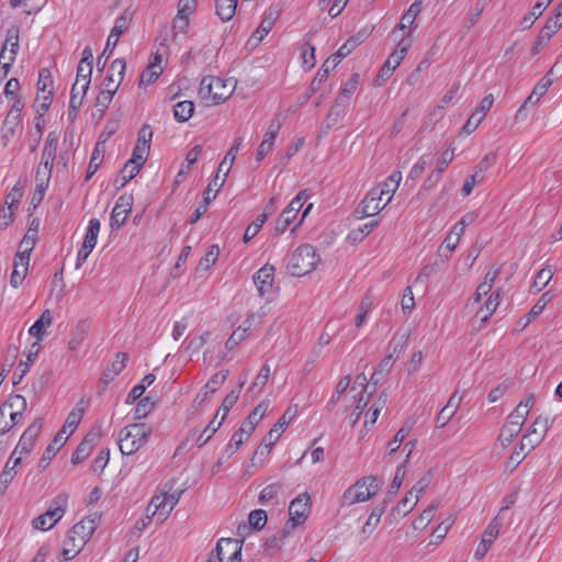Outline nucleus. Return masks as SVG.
Segmentation results:
<instances>
[{
	"mask_svg": "<svg viewBox=\"0 0 562 562\" xmlns=\"http://www.w3.org/2000/svg\"><path fill=\"white\" fill-rule=\"evenodd\" d=\"M98 517H86L72 526L64 541L60 561H70L81 551L98 528Z\"/></svg>",
	"mask_w": 562,
	"mask_h": 562,
	"instance_id": "f257e3e1",
	"label": "nucleus"
},
{
	"mask_svg": "<svg viewBox=\"0 0 562 562\" xmlns=\"http://www.w3.org/2000/svg\"><path fill=\"white\" fill-rule=\"evenodd\" d=\"M552 424L553 422L547 417L538 416L536 418L509 457L514 467H517L529 452L540 445Z\"/></svg>",
	"mask_w": 562,
	"mask_h": 562,
	"instance_id": "f03ea898",
	"label": "nucleus"
},
{
	"mask_svg": "<svg viewBox=\"0 0 562 562\" xmlns=\"http://www.w3.org/2000/svg\"><path fill=\"white\" fill-rule=\"evenodd\" d=\"M366 36L364 32L357 33L344 43L335 54L325 60L311 82L310 88L313 93L319 90L322 83L327 79L330 70L336 68L342 58L348 56L357 46H359L366 40Z\"/></svg>",
	"mask_w": 562,
	"mask_h": 562,
	"instance_id": "7ed1b4c3",
	"label": "nucleus"
},
{
	"mask_svg": "<svg viewBox=\"0 0 562 562\" xmlns=\"http://www.w3.org/2000/svg\"><path fill=\"white\" fill-rule=\"evenodd\" d=\"M82 415H83V408H81V409L76 408L68 414L64 426L55 435L54 439L47 446L42 458L40 459V461H38L40 470H45L48 467L52 459L56 456V453L59 451V449L67 441L69 435H71L75 431V429L78 427V425L80 424Z\"/></svg>",
	"mask_w": 562,
	"mask_h": 562,
	"instance_id": "20e7f679",
	"label": "nucleus"
},
{
	"mask_svg": "<svg viewBox=\"0 0 562 562\" xmlns=\"http://www.w3.org/2000/svg\"><path fill=\"white\" fill-rule=\"evenodd\" d=\"M153 432L149 425L145 423H134L119 432L117 443L123 454H133L144 447Z\"/></svg>",
	"mask_w": 562,
	"mask_h": 562,
	"instance_id": "39448f33",
	"label": "nucleus"
},
{
	"mask_svg": "<svg viewBox=\"0 0 562 562\" xmlns=\"http://www.w3.org/2000/svg\"><path fill=\"white\" fill-rule=\"evenodd\" d=\"M380 488V481L374 475L363 476L350 485L340 498L341 507L363 503L374 496Z\"/></svg>",
	"mask_w": 562,
	"mask_h": 562,
	"instance_id": "423d86ee",
	"label": "nucleus"
},
{
	"mask_svg": "<svg viewBox=\"0 0 562 562\" xmlns=\"http://www.w3.org/2000/svg\"><path fill=\"white\" fill-rule=\"evenodd\" d=\"M319 260L321 257L316 252L315 247L310 244H304L299 246L291 255L288 269L292 276L303 277L312 272Z\"/></svg>",
	"mask_w": 562,
	"mask_h": 562,
	"instance_id": "0eeeda50",
	"label": "nucleus"
},
{
	"mask_svg": "<svg viewBox=\"0 0 562 562\" xmlns=\"http://www.w3.org/2000/svg\"><path fill=\"white\" fill-rule=\"evenodd\" d=\"M234 92V86L227 79L214 76L202 78L199 88L201 99L220 104L226 101Z\"/></svg>",
	"mask_w": 562,
	"mask_h": 562,
	"instance_id": "6e6552de",
	"label": "nucleus"
},
{
	"mask_svg": "<svg viewBox=\"0 0 562 562\" xmlns=\"http://www.w3.org/2000/svg\"><path fill=\"white\" fill-rule=\"evenodd\" d=\"M68 503V495L58 494L50 503L49 508L42 515L33 519L32 526L38 530L52 529L64 516Z\"/></svg>",
	"mask_w": 562,
	"mask_h": 562,
	"instance_id": "1a4fd4ad",
	"label": "nucleus"
},
{
	"mask_svg": "<svg viewBox=\"0 0 562 562\" xmlns=\"http://www.w3.org/2000/svg\"><path fill=\"white\" fill-rule=\"evenodd\" d=\"M243 540L221 538L210 553L207 562H240Z\"/></svg>",
	"mask_w": 562,
	"mask_h": 562,
	"instance_id": "9d476101",
	"label": "nucleus"
},
{
	"mask_svg": "<svg viewBox=\"0 0 562 562\" xmlns=\"http://www.w3.org/2000/svg\"><path fill=\"white\" fill-rule=\"evenodd\" d=\"M382 189H371L356 209L355 216L361 220L380 213L391 201V196H389L386 201L382 203Z\"/></svg>",
	"mask_w": 562,
	"mask_h": 562,
	"instance_id": "9b49d317",
	"label": "nucleus"
},
{
	"mask_svg": "<svg viewBox=\"0 0 562 562\" xmlns=\"http://www.w3.org/2000/svg\"><path fill=\"white\" fill-rule=\"evenodd\" d=\"M182 491L175 493H165L164 495H155L147 506V512L153 507V514H158V519L162 522L167 519L175 506L179 503Z\"/></svg>",
	"mask_w": 562,
	"mask_h": 562,
	"instance_id": "f8f14e48",
	"label": "nucleus"
},
{
	"mask_svg": "<svg viewBox=\"0 0 562 562\" xmlns=\"http://www.w3.org/2000/svg\"><path fill=\"white\" fill-rule=\"evenodd\" d=\"M411 47V41L406 38H402L394 52L387 57L382 68L378 74V78L382 80H386L391 77L393 71L400 66L401 61L406 56L408 49Z\"/></svg>",
	"mask_w": 562,
	"mask_h": 562,
	"instance_id": "ddd939ff",
	"label": "nucleus"
},
{
	"mask_svg": "<svg viewBox=\"0 0 562 562\" xmlns=\"http://www.w3.org/2000/svg\"><path fill=\"white\" fill-rule=\"evenodd\" d=\"M24 103L21 98H16L11 109L9 110L2 125V138L10 140L14 137L16 130H21L22 111Z\"/></svg>",
	"mask_w": 562,
	"mask_h": 562,
	"instance_id": "4468645a",
	"label": "nucleus"
},
{
	"mask_svg": "<svg viewBox=\"0 0 562 562\" xmlns=\"http://www.w3.org/2000/svg\"><path fill=\"white\" fill-rule=\"evenodd\" d=\"M132 195L123 194L116 200L110 217V226L112 229H119L125 224L126 218L132 211Z\"/></svg>",
	"mask_w": 562,
	"mask_h": 562,
	"instance_id": "2eb2a0df",
	"label": "nucleus"
},
{
	"mask_svg": "<svg viewBox=\"0 0 562 562\" xmlns=\"http://www.w3.org/2000/svg\"><path fill=\"white\" fill-rule=\"evenodd\" d=\"M128 360V353L119 352L116 359L112 362L111 367L103 371L102 376L99 380L98 393L101 395L105 392L109 383L115 379L126 367Z\"/></svg>",
	"mask_w": 562,
	"mask_h": 562,
	"instance_id": "dca6fc26",
	"label": "nucleus"
},
{
	"mask_svg": "<svg viewBox=\"0 0 562 562\" xmlns=\"http://www.w3.org/2000/svg\"><path fill=\"white\" fill-rule=\"evenodd\" d=\"M493 102H494L493 94H487L481 100L479 106L475 109V111L471 114V116L468 119V121L463 125L462 130L464 133L471 134L479 127V125L485 117L486 113L492 108Z\"/></svg>",
	"mask_w": 562,
	"mask_h": 562,
	"instance_id": "f3484780",
	"label": "nucleus"
},
{
	"mask_svg": "<svg viewBox=\"0 0 562 562\" xmlns=\"http://www.w3.org/2000/svg\"><path fill=\"white\" fill-rule=\"evenodd\" d=\"M126 69V63L123 58L114 59L108 70V74L103 80V88L117 91Z\"/></svg>",
	"mask_w": 562,
	"mask_h": 562,
	"instance_id": "a211bd4d",
	"label": "nucleus"
},
{
	"mask_svg": "<svg viewBox=\"0 0 562 562\" xmlns=\"http://www.w3.org/2000/svg\"><path fill=\"white\" fill-rule=\"evenodd\" d=\"M310 495L307 493L300 494L289 506V516L293 521L305 522L311 512Z\"/></svg>",
	"mask_w": 562,
	"mask_h": 562,
	"instance_id": "6ab92c4d",
	"label": "nucleus"
},
{
	"mask_svg": "<svg viewBox=\"0 0 562 562\" xmlns=\"http://www.w3.org/2000/svg\"><path fill=\"white\" fill-rule=\"evenodd\" d=\"M41 427L42 425L40 419L34 420L22 434L15 449L12 452V456H15L18 451L20 454L29 453L32 450L34 442L41 431Z\"/></svg>",
	"mask_w": 562,
	"mask_h": 562,
	"instance_id": "aec40b11",
	"label": "nucleus"
},
{
	"mask_svg": "<svg viewBox=\"0 0 562 562\" xmlns=\"http://www.w3.org/2000/svg\"><path fill=\"white\" fill-rule=\"evenodd\" d=\"M100 432L91 430L89 431L83 440L78 445L77 449L71 456V462L74 464H79L85 461L92 452L93 446L99 440Z\"/></svg>",
	"mask_w": 562,
	"mask_h": 562,
	"instance_id": "412c9836",
	"label": "nucleus"
},
{
	"mask_svg": "<svg viewBox=\"0 0 562 562\" xmlns=\"http://www.w3.org/2000/svg\"><path fill=\"white\" fill-rule=\"evenodd\" d=\"M499 532V522L493 519L483 532L482 540L475 550V558L481 560L485 557Z\"/></svg>",
	"mask_w": 562,
	"mask_h": 562,
	"instance_id": "4be33fe9",
	"label": "nucleus"
},
{
	"mask_svg": "<svg viewBox=\"0 0 562 562\" xmlns=\"http://www.w3.org/2000/svg\"><path fill=\"white\" fill-rule=\"evenodd\" d=\"M274 281V267L266 265L260 268L254 276V283L257 285L261 296L268 294L272 290Z\"/></svg>",
	"mask_w": 562,
	"mask_h": 562,
	"instance_id": "5701e85b",
	"label": "nucleus"
},
{
	"mask_svg": "<svg viewBox=\"0 0 562 562\" xmlns=\"http://www.w3.org/2000/svg\"><path fill=\"white\" fill-rule=\"evenodd\" d=\"M92 321L91 318H82L78 321V323L74 326L70 331V338L68 341V348L71 351L79 349L83 340L87 338L90 329H91Z\"/></svg>",
	"mask_w": 562,
	"mask_h": 562,
	"instance_id": "b1692460",
	"label": "nucleus"
},
{
	"mask_svg": "<svg viewBox=\"0 0 562 562\" xmlns=\"http://www.w3.org/2000/svg\"><path fill=\"white\" fill-rule=\"evenodd\" d=\"M290 413V409H288L280 418L279 420L273 425V427L269 430L267 436L263 438L265 442V449H267V452L271 451V448L274 446V443L279 440L281 434L285 430L286 426L291 422L292 417L288 418V415Z\"/></svg>",
	"mask_w": 562,
	"mask_h": 562,
	"instance_id": "393cba45",
	"label": "nucleus"
},
{
	"mask_svg": "<svg viewBox=\"0 0 562 562\" xmlns=\"http://www.w3.org/2000/svg\"><path fill=\"white\" fill-rule=\"evenodd\" d=\"M30 257L26 255L16 254L14 258V266L10 277V284L13 288L20 286L27 273Z\"/></svg>",
	"mask_w": 562,
	"mask_h": 562,
	"instance_id": "a878e982",
	"label": "nucleus"
},
{
	"mask_svg": "<svg viewBox=\"0 0 562 562\" xmlns=\"http://www.w3.org/2000/svg\"><path fill=\"white\" fill-rule=\"evenodd\" d=\"M552 85V80L549 79L547 76L542 77L538 83L535 86L531 94L527 98V100L524 102V104L519 108L517 111L516 116L522 114V112L527 109L529 104L535 105L539 102L540 98L547 93L550 86Z\"/></svg>",
	"mask_w": 562,
	"mask_h": 562,
	"instance_id": "bb28decb",
	"label": "nucleus"
},
{
	"mask_svg": "<svg viewBox=\"0 0 562 562\" xmlns=\"http://www.w3.org/2000/svg\"><path fill=\"white\" fill-rule=\"evenodd\" d=\"M248 524H240L237 528L238 536L244 537L249 527L254 530H261L267 524V513L263 509H255L248 516Z\"/></svg>",
	"mask_w": 562,
	"mask_h": 562,
	"instance_id": "cd10ccee",
	"label": "nucleus"
},
{
	"mask_svg": "<svg viewBox=\"0 0 562 562\" xmlns=\"http://www.w3.org/2000/svg\"><path fill=\"white\" fill-rule=\"evenodd\" d=\"M41 349V345L38 342H33L31 345V348L27 352L26 360L21 361L18 366L16 371L13 373V384H19L24 375L29 372L30 367L34 362L36 356L38 355V351Z\"/></svg>",
	"mask_w": 562,
	"mask_h": 562,
	"instance_id": "c85d7f7f",
	"label": "nucleus"
},
{
	"mask_svg": "<svg viewBox=\"0 0 562 562\" xmlns=\"http://www.w3.org/2000/svg\"><path fill=\"white\" fill-rule=\"evenodd\" d=\"M37 233H38V222H37V220H33L29 231L26 232V234L24 235L23 239L21 240V243L19 245V250L16 254L26 255L30 257V254L32 252V250L35 246V243H36Z\"/></svg>",
	"mask_w": 562,
	"mask_h": 562,
	"instance_id": "c756f323",
	"label": "nucleus"
},
{
	"mask_svg": "<svg viewBox=\"0 0 562 562\" xmlns=\"http://www.w3.org/2000/svg\"><path fill=\"white\" fill-rule=\"evenodd\" d=\"M310 194L306 190L300 191L296 196L289 203V205L281 213L282 216L291 221V223L295 220L299 212L303 207L304 203L308 199Z\"/></svg>",
	"mask_w": 562,
	"mask_h": 562,
	"instance_id": "7c9ffc66",
	"label": "nucleus"
},
{
	"mask_svg": "<svg viewBox=\"0 0 562 562\" xmlns=\"http://www.w3.org/2000/svg\"><path fill=\"white\" fill-rule=\"evenodd\" d=\"M53 322V316L50 314V311L45 310L40 318L31 326L29 329V334L37 339L36 342L40 344L41 340H43L46 330L45 328L50 326Z\"/></svg>",
	"mask_w": 562,
	"mask_h": 562,
	"instance_id": "2f4dec72",
	"label": "nucleus"
},
{
	"mask_svg": "<svg viewBox=\"0 0 562 562\" xmlns=\"http://www.w3.org/2000/svg\"><path fill=\"white\" fill-rule=\"evenodd\" d=\"M58 135L55 132H49L42 151L41 161L54 165L56 158V151L58 147Z\"/></svg>",
	"mask_w": 562,
	"mask_h": 562,
	"instance_id": "473e14b6",
	"label": "nucleus"
},
{
	"mask_svg": "<svg viewBox=\"0 0 562 562\" xmlns=\"http://www.w3.org/2000/svg\"><path fill=\"white\" fill-rule=\"evenodd\" d=\"M213 186H217V176L214 177L213 180L209 183L206 189L203 192V202L194 210L193 214L190 217L189 223L191 225L195 224L207 211L209 204L211 202L210 190Z\"/></svg>",
	"mask_w": 562,
	"mask_h": 562,
	"instance_id": "72a5a7b5",
	"label": "nucleus"
},
{
	"mask_svg": "<svg viewBox=\"0 0 562 562\" xmlns=\"http://www.w3.org/2000/svg\"><path fill=\"white\" fill-rule=\"evenodd\" d=\"M217 16L227 22L233 19L236 12L238 0H214Z\"/></svg>",
	"mask_w": 562,
	"mask_h": 562,
	"instance_id": "f704fd0d",
	"label": "nucleus"
},
{
	"mask_svg": "<svg viewBox=\"0 0 562 562\" xmlns=\"http://www.w3.org/2000/svg\"><path fill=\"white\" fill-rule=\"evenodd\" d=\"M551 2L552 0H538L531 11L522 18L520 22L522 29L531 27L535 21L543 13Z\"/></svg>",
	"mask_w": 562,
	"mask_h": 562,
	"instance_id": "c9c22d12",
	"label": "nucleus"
},
{
	"mask_svg": "<svg viewBox=\"0 0 562 562\" xmlns=\"http://www.w3.org/2000/svg\"><path fill=\"white\" fill-rule=\"evenodd\" d=\"M193 113L194 103L192 101H180L173 105V116L179 123L189 121Z\"/></svg>",
	"mask_w": 562,
	"mask_h": 562,
	"instance_id": "e433bc0d",
	"label": "nucleus"
},
{
	"mask_svg": "<svg viewBox=\"0 0 562 562\" xmlns=\"http://www.w3.org/2000/svg\"><path fill=\"white\" fill-rule=\"evenodd\" d=\"M277 19V11L269 10L266 12L263 20L252 34V37H256L260 42L270 32Z\"/></svg>",
	"mask_w": 562,
	"mask_h": 562,
	"instance_id": "4c0bfd02",
	"label": "nucleus"
},
{
	"mask_svg": "<svg viewBox=\"0 0 562 562\" xmlns=\"http://www.w3.org/2000/svg\"><path fill=\"white\" fill-rule=\"evenodd\" d=\"M19 355V347L15 345H9L4 355L1 372H0V383L3 379L10 373L12 370L15 360Z\"/></svg>",
	"mask_w": 562,
	"mask_h": 562,
	"instance_id": "58836bf2",
	"label": "nucleus"
},
{
	"mask_svg": "<svg viewBox=\"0 0 562 562\" xmlns=\"http://www.w3.org/2000/svg\"><path fill=\"white\" fill-rule=\"evenodd\" d=\"M423 0H415L408 10L403 14L401 22L396 26V29L403 31L407 27V25H412L417 18V15L422 11Z\"/></svg>",
	"mask_w": 562,
	"mask_h": 562,
	"instance_id": "ea45409f",
	"label": "nucleus"
},
{
	"mask_svg": "<svg viewBox=\"0 0 562 562\" xmlns=\"http://www.w3.org/2000/svg\"><path fill=\"white\" fill-rule=\"evenodd\" d=\"M92 75V65L90 64H78L76 83L80 85V89L83 94L87 93Z\"/></svg>",
	"mask_w": 562,
	"mask_h": 562,
	"instance_id": "a19ab883",
	"label": "nucleus"
},
{
	"mask_svg": "<svg viewBox=\"0 0 562 562\" xmlns=\"http://www.w3.org/2000/svg\"><path fill=\"white\" fill-rule=\"evenodd\" d=\"M552 299L553 294L551 291L544 292L527 314L525 326H527L532 319L539 316Z\"/></svg>",
	"mask_w": 562,
	"mask_h": 562,
	"instance_id": "79ce46f5",
	"label": "nucleus"
},
{
	"mask_svg": "<svg viewBox=\"0 0 562 562\" xmlns=\"http://www.w3.org/2000/svg\"><path fill=\"white\" fill-rule=\"evenodd\" d=\"M244 381L240 382V384L238 385L237 389H234L232 390L226 396L225 398L223 400V403L222 405L220 406L218 411H217V414L222 411L223 414H222V417H221V420L220 422H224L226 416L228 415L229 413V409L235 405V403L237 402L238 397H239V394H240V390L244 385Z\"/></svg>",
	"mask_w": 562,
	"mask_h": 562,
	"instance_id": "37998d69",
	"label": "nucleus"
},
{
	"mask_svg": "<svg viewBox=\"0 0 562 562\" xmlns=\"http://www.w3.org/2000/svg\"><path fill=\"white\" fill-rule=\"evenodd\" d=\"M11 44L10 55L8 57V61L4 63V67L8 69L11 67V64L15 59V55L19 48V29L18 27H11L7 32V38L4 45Z\"/></svg>",
	"mask_w": 562,
	"mask_h": 562,
	"instance_id": "c03bdc74",
	"label": "nucleus"
},
{
	"mask_svg": "<svg viewBox=\"0 0 562 562\" xmlns=\"http://www.w3.org/2000/svg\"><path fill=\"white\" fill-rule=\"evenodd\" d=\"M520 430L521 428L519 426L506 420L498 437V440L501 441L502 446L504 448L508 447L520 432Z\"/></svg>",
	"mask_w": 562,
	"mask_h": 562,
	"instance_id": "a18cd8bd",
	"label": "nucleus"
},
{
	"mask_svg": "<svg viewBox=\"0 0 562 562\" xmlns=\"http://www.w3.org/2000/svg\"><path fill=\"white\" fill-rule=\"evenodd\" d=\"M101 223L98 218H91L89 221V225L82 244L83 246H86V248L93 249L95 247Z\"/></svg>",
	"mask_w": 562,
	"mask_h": 562,
	"instance_id": "49530a36",
	"label": "nucleus"
},
{
	"mask_svg": "<svg viewBox=\"0 0 562 562\" xmlns=\"http://www.w3.org/2000/svg\"><path fill=\"white\" fill-rule=\"evenodd\" d=\"M379 224V221L372 220L362 226H359L358 228L352 229L348 236L347 239L352 243L361 241L367 235H369L374 227H376Z\"/></svg>",
	"mask_w": 562,
	"mask_h": 562,
	"instance_id": "de8ad7c7",
	"label": "nucleus"
},
{
	"mask_svg": "<svg viewBox=\"0 0 562 562\" xmlns=\"http://www.w3.org/2000/svg\"><path fill=\"white\" fill-rule=\"evenodd\" d=\"M553 277V271L550 268H543L535 277L531 284V292L537 293L543 290Z\"/></svg>",
	"mask_w": 562,
	"mask_h": 562,
	"instance_id": "09e8293b",
	"label": "nucleus"
},
{
	"mask_svg": "<svg viewBox=\"0 0 562 562\" xmlns=\"http://www.w3.org/2000/svg\"><path fill=\"white\" fill-rule=\"evenodd\" d=\"M456 393L452 394V396L449 398L447 405L445 407L441 408V411L439 412V414L437 415V418H436V427L437 428H442L445 427L449 420L454 416L456 412H457V406L454 408H451L452 407V401L456 398Z\"/></svg>",
	"mask_w": 562,
	"mask_h": 562,
	"instance_id": "8fccbe9b",
	"label": "nucleus"
},
{
	"mask_svg": "<svg viewBox=\"0 0 562 562\" xmlns=\"http://www.w3.org/2000/svg\"><path fill=\"white\" fill-rule=\"evenodd\" d=\"M270 378V367L268 364H263L256 375L252 384L249 387V392H254L259 394L266 384L268 383Z\"/></svg>",
	"mask_w": 562,
	"mask_h": 562,
	"instance_id": "3c124183",
	"label": "nucleus"
},
{
	"mask_svg": "<svg viewBox=\"0 0 562 562\" xmlns=\"http://www.w3.org/2000/svg\"><path fill=\"white\" fill-rule=\"evenodd\" d=\"M149 146H142L136 144L133 149L132 157L127 162L133 165L134 170H136V168L140 169L147 160Z\"/></svg>",
	"mask_w": 562,
	"mask_h": 562,
	"instance_id": "603ef678",
	"label": "nucleus"
},
{
	"mask_svg": "<svg viewBox=\"0 0 562 562\" xmlns=\"http://www.w3.org/2000/svg\"><path fill=\"white\" fill-rule=\"evenodd\" d=\"M131 24V19L126 14L120 15L112 27L108 38L119 43L120 36L127 31Z\"/></svg>",
	"mask_w": 562,
	"mask_h": 562,
	"instance_id": "864d4df0",
	"label": "nucleus"
},
{
	"mask_svg": "<svg viewBox=\"0 0 562 562\" xmlns=\"http://www.w3.org/2000/svg\"><path fill=\"white\" fill-rule=\"evenodd\" d=\"M217 415L209 423V425L203 429V431L196 438V446L203 447L209 442V440L214 436V434L222 426V422H216Z\"/></svg>",
	"mask_w": 562,
	"mask_h": 562,
	"instance_id": "5fc2aeb1",
	"label": "nucleus"
},
{
	"mask_svg": "<svg viewBox=\"0 0 562 562\" xmlns=\"http://www.w3.org/2000/svg\"><path fill=\"white\" fill-rule=\"evenodd\" d=\"M103 149H100V143H98L92 151L89 166L87 169L86 180H89L99 169L103 161Z\"/></svg>",
	"mask_w": 562,
	"mask_h": 562,
	"instance_id": "6e6d98bb",
	"label": "nucleus"
},
{
	"mask_svg": "<svg viewBox=\"0 0 562 562\" xmlns=\"http://www.w3.org/2000/svg\"><path fill=\"white\" fill-rule=\"evenodd\" d=\"M283 533H279L278 531L266 539L263 543V550L267 554L272 555L281 550L284 544Z\"/></svg>",
	"mask_w": 562,
	"mask_h": 562,
	"instance_id": "4d7b16f0",
	"label": "nucleus"
},
{
	"mask_svg": "<svg viewBox=\"0 0 562 562\" xmlns=\"http://www.w3.org/2000/svg\"><path fill=\"white\" fill-rule=\"evenodd\" d=\"M501 300V289H496L494 292L491 293L488 299L486 300L484 306L486 310V315H483L481 317L482 323H486L490 317L493 315V313L496 311L497 306L499 305Z\"/></svg>",
	"mask_w": 562,
	"mask_h": 562,
	"instance_id": "13d9d810",
	"label": "nucleus"
},
{
	"mask_svg": "<svg viewBox=\"0 0 562 562\" xmlns=\"http://www.w3.org/2000/svg\"><path fill=\"white\" fill-rule=\"evenodd\" d=\"M241 145H243V138L241 137L236 138L234 144L229 148V150L226 153L223 161L220 164L218 171H222L224 166L226 165V162L229 160V165H228V167L226 168V171H225V176H227V173L229 172V170L232 168V165H233V162H234V160L236 158V155L238 154Z\"/></svg>",
	"mask_w": 562,
	"mask_h": 562,
	"instance_id": "bf43d9fd",
	"label": "nucleus"
},
{
	"mask_svg": "<svg viewBox=\"0 0 562 562\" xmlns=\"http://www.w3.org/2000/svg\"><path fill=\"white\" fill-rule=\"evenodd\" d=\"M140 169L136 168L134 170L133 165L126 162L124 167L120 171V178L115 180V186L117 189H122L126 186V183L132 180Z\"/></svg>",
	"mask_w": 562,
	"mask_h": 562,
	"instance_id": "052dcab7",
	"label": "nucleus"
},
{
	"mask_svg": "<svg viewBox=\"0 0 562 562\" xmlns=\"http://www.w3.org/2000/svg\"><path fill=\"white\" fill-rule=\"evenodd\" d=\"M228 370H221L216 372L204 385L203 390L207 391L211 394L215 393L220 389V386L225 382V380L228 376Z\"/></svg>",
	"mask_w": 562,
	"mask_h": 562,
	"instance_id": "680f3d73",
	"label": "nucleus"
},
{
	"mask_svg": "<svg viewBox=\"0 0 562 562\" xmlns=\"http://www.w3.org/2000/svg\"><path fill=\"white\" fill-rule=\"evenodd\" d=\"M162 68L155 69V64H149L139 76V86H149L161 75Z\"/></svg>",
	"mask_w": 562,
	"mask_h": 562,
	"instance_id": "e2e57ef3",
	"label": "nucleus"
},
{
	"mask_svg": "<svg viewBox=\"0 0 562 562\" xmlns=\"http://www.w3.org/2000/svg\"><path fill=\"white\" fill-rule=\"evenodd\" d=\"M154 406L155 403L150 400L149 396L139 400L135 407L134 418L137 420L145 418L153 411Z\"/></svg>",
	"mask_w": 562,
	"mask_h": 562,
	"instance_id": "0e129e2a",
	"label": "nucleus"
},
{
	"mask_svg": "<svg viewBox=\"0 0 562 562\" xmlns=\"http://www.w3.org/2000/svg\"><path fill=\"white\" fill-rule=\"evenodd\" d=\"M265 222L266 215H258L257 218L246 228L243 237L244 243L250 241L259 233Z\"/></svg>",
	"mask_w": 562,
	"mask_h": 562,
	"instance_id": "69168bd1",
	"label": "nucleus"
},
{
	"mask_svg": "<svg viewBox=\"0 0 562 562\" xmlns=\"http://www.w3.org/2000/svg\"><path fill=\"white\" fill-rule=\"evenodd\" d=\"M220 255V248L217 245H212L205 256L201 258L199 266L204 270H207L212 265L215 263Z\"/></svg>",
	"mask_w": 562,
	"mask_h": 562,
	"instance_id": "338daca9",
	"label": "nucleus"
},
{
	"mask_svg": "<svg viewBox=\"0 0 562 562\" xmlns=\"http://www.w3.org/2000/svg\"><path fill=\"white\" fill-rule=\"evenodd\" d=\"M115 92L116 91L102 88L95 99V106H98L102 112L105 111L109 108V104L111 103Z\"/></svg>",
	"mask_w": 562,
	"mask_h": 562,
	"instance_id": "774afa93",
	"label": "nucleus"
}]
</instances>
